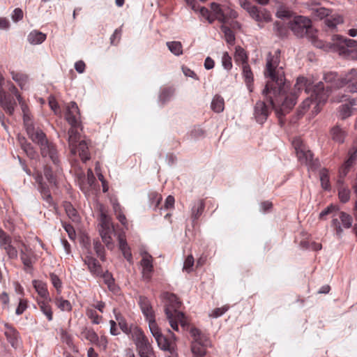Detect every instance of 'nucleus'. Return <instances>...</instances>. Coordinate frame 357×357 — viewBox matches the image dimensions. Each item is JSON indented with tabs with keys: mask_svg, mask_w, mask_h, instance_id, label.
<instances>
[{
	"mask_svg": "<svg viewBox=\"0 0 357 357\" xmlns=\"http://www.w3.org/2000/svg\"><path fill=\"white\" fill-rule=\"evenodd\" d=\"M280 51L276 50L274 54L267 56L264 76L268 79L262 95L268 104L264 100L256 102L254 115L256 121L263 124L267 119L271 109H274L278 118L284 116L296 103V91H287L289 85L285 82L284 71L280 66Z\"/></svg>",
	"mask_w": 357,
	"mask_h": 357,
	"instance_id": "f257e3e1",
	"label": "nucleus"
},
{
	"mask_svg": "<svg viewBox=\"0 0 357 357\" xmlns=\"http://www.w3.org/2000/svg\"><path fill=\"white\" fill-rule=\"evenodd\" d=\"M355 71H350L344 77H339L335 73L330 72L324 74V79L327 84L326 89L322 82H319L314 86H312V83L304 77H299L296 79L294 85V91L297 93L302 90H305V93H309L311 91V96L307 98L301 106L304 112L311 105L316 113L320 111V107L327 100L330 91L333 89H339L346 85L347 82H351L354 79L353 77Z\"/></svg>",
	"mask_w": 357,
	"mask_h": 357,
	"instance_id": "f03ea898",
	"label": "nucleus"
},
{
	"mask_svg": "<svg viewBox=\"0 0 357 357\" xmlns=\"http://www.w3.org/2000/svg\"><path fill=\"white\" fill-rule=\"evenodd\" d=\"M289 29L298 37L307 36L312 40L314 45L321 49H332L337 47L340 54L349 55L357 50V41L353 39L344 38L335 35L333 37V43H325L317 38V30L314 29L311 21L303 16H295L288 22Z\"/></svg>",
	"mask_w": 357,
	"mask_h": 357,
	"instance_id": "7ed1b4c3",
	"label": "nucleus"
},
{
	"mask_svg": "<svg viewBox=\"0 0 357 357\" xmlns=\"http://www.w3.org/2000/svg\"><path fill=\"white\" fill-rule=\"evenodd\" d=\"M138 305L145 319L149 322V329L155 337L158 347L164 351L173 354L175 349V335L170 330H168L169 335H164L160 332L155 321V314L151 302L146 296H139Z\"/></svg>",
	"mask_w": 357,
	"mask_h": 357,
	"instance_id": "20e7f679",
	"label": "nucleus"
},
{
	"mask_svg": "<svg viewBox=\"0 0 357 357\" xmlns=\"http://www.w3.org/2000/svg\"><path fill=\"white\" fill-rule=\"evenodd\" d=\"M165 300V313L167 319L173 330L178 331V324L185 327L188 321L185 314L179 311L181 306V302L174 294L165 292L162 295Z\"/></svg>",
	"mask_w": 357,
	"mask_h": 357,
	"instance_id": "39448f33",
	"label": "nucleus"
},
{
	"mask_svg": "<svg viewBox=\"0 0 357 357\" xmlns=\"http://www.w3.org/2000/svg\"><path fill=\"white\" fill-rule=\"evenodd\" d=\"M27 134L33 142L40 146L43 158H49L53 164L60 163L56 145L47 138L42 130L36 128L34 126H29L27 128Z\"/></svg>",
	"mask_w": 357,
	"mask_h": 357,
	"instance_id": "423d86ee",
	"label": "nucleus"
},
{
	"mask_svg": "<svg viewBox=\"0 0 357 357\" xmlns=\"http://www.w3.org/2000/svg\"><path fill=\"white\" fill-rule=\"evenodd\" d=\"M190 333L193 337V341L191 343V351L192 354L197 357L204 356L206 354L207 349L211 347L209 337L195 327L191 328Z\"/></svg>",
	"mask_w": 357,
	"mask_h": 357,
	"instance_id": "0eeeda50",
	"label": "nucleus"
},
{
	"mask_svg": "<svg viewBox=\"0 0 357 357\" xmlns=\"http://www.w3.org/2000/svg\"><path fill=\"white\" fill-rule=\"evenodd\" d=\"M239 3L249 13L250 17L257 22L260 28L263 27L264 23L271 20V15L266 8L252 5L248 0H239Z\"/></svg>",
	"mask_w": 357,
	"mask_h": 357,
	"instance_id": "6e6552de",
	"label": "nucleus"
},
{
	"mask_svg": "<svg viewBox=\"0 0 357 357\" xmlns=\"http://www.w3.org/2000/svg\"><path fill=\"white\" fill-rule=\"evenodd\" d=\"M131 338L135 344L137 351L140 357L154 356L153 348L142 329L134 332V335Z\"/></svg>",
	"mask_w": 357,
	"mask_h": 357,
	"instance_id": "1a4fd4ad",
	"label": "nucleus"
},
{
	"mask_svg": "<svg viewBox=\"0 0 357 357\" xmlns=\"http://www.w3.org/2000/svg\"><path fill=\"white\" fill-rule=\"evenodd\" d=\"M100 226L99 231L102 241L109 250H112L114 247L112 236L114 234L115 230L111 218L102 213Z\"/></svg>",
	"mask_w": 357,
	"mask_h": 357,
	"instance_id": "9d476101",
	"label": "nucleus"
},
{
	"mask_svg": "<svg viewBox=\"0 0 357 357\" xmlns=\"http://www.w3.org/2000/svg\"><path fill=\"white\" fill-rule=\"evenodd\" d=\"M20 257L24 265V271L30 273L33 269V265L36 263L38 257L35 252L24 243L19 246Z\"/></svg>",
	"mask_w": 357,
	"mask_h": 357,
	"instance_id": "9b49d317",
	"label": "nucleus"
},
{
	"mask_svg": "<svg viewBox=\"0 0 357 357\" xmlns=\"http://www.w3.org/2000/svg\"><path fill=\"white\" fill-rule=\"evenodd\" d=\"M4 84V77L0 73V105L7 114L11 116L14 113L17 102L11 94L6 93L3 90V86Z\"/></svg>",
	"mask_w": 357,
	"mask_h": 357,
	"instance_id": "f8f14e48",
	"label": "nucleus"
},
{
	"mask_svg": "<svg viewBox=\"0 0 357 357\" xmlns=\"http://www.w3.org/2000/svg\"><path fill=\"white\" fill-rule=\"evenodd\" d=\"M210 9L213 22L217 20L222 23H225L228 18L234 19L238 16L235 10L215 2L211 3Z\"/></svg>",
	"mask_w": 357,
	"mask_h": 357,
	"instance_id": "ddd939ff",
	"label": "nucleus"
},
{
	"mask_svg": "<svg viewBox=\"0 0 357 357\" xmlns=\"http://www.w3.org/2000/svg\"><path fill=\"white\" fill-rule=\"evenodd\" d=\"M33 176L35 181L38 183V189L40 191L43 199L46 202L47 206L55 208L56 204L51 195L50 189L48 185L43 181L42 174L38 172Z\"/></svg>",
	"mask_w": 357,
	"mask_h": 357,
	"instance_id": "4468645a",
	"label": "nucleus"
},
{
	"mask_svg": "<svg viewBox=\"0 0 357 357\" xmlns=\"http://www.w3.org/2000/svg\"><path fill=\"white\" fill-rule=\"evenodd\" d=\"M292 144L295 149L298 160L305 165L311 164L313 154L306 145L303 144L302 140L300 138H296L293 141Z\"/></svg>",
	"mask_w": 357,
	"mask_h": 357,
	"instance_id": "2eb2a0df",
	"label": "nucleus"
},
{
	"mask_svg": "<svg viewBox=\"0 0 357 357\" xmlns=\"http://www.w3.org/2000/svg\"><path fill=\"white\" fill-rule=\"evenodd\" d=\"M62 174L60 163L52 165L47 164L44 167V175L52 186L57 187L58 182Z\"/></svg>",
	"mask_w": 357,
	"mask_h": 357,
	"instance_id": "dca6fc26",
	"label": "nucleus"
},
{
	"mask_svg": "<svg viewBox=\"0 0 357 357\" xmlns=\"http://www.w3.org/2000/svg\"><path fill=\"white\" fill-rule=\"evenodd\" d=\"M80 113L77 105L70 102L67 107L66 119L72 126H81Z\"/></svg>",
	"mask_w": 357,
	"mask_h": 357,
	"instance_id": "f3484780",
	"label": "nucleus"
},
{
	"mask_svg": "<svg viewBox=\"0 0 357 357\" xmlns=\"http://www.w3.org/2000/svg\"><path fill=\"white\" fill-rule=\"evenodd\" d=\"M114 314L121 330L128 336H130L132 337L134 335V332H135L137 330L141 329L139 327L135 326L133 324L129 326L127 324L125 317L116 309H114Z\"/></svg>",
	"mask_w": 357,
	"mask_h": 357,
	"instance_id": "a211bd4d",
	"label": "nucleus"
},
{
	"mask_svg": "<svg viewBox=\"0 0 357 357\" xmlns=\"http://www.w3.org/2000/svg\"><path fill=\"white\" fill-rule=\"evenodd\" d=\"M141 266L142 267V275L145 280H150L153 272V257L148 252L142 254L141 260Z\"/></svg>",
	"mask_w": 357,
	"mask_h": 357,
	"instance_id": "6ab92c4d",
	"label": "nucleus"
},
{
	"mask_svg": "<svg viewBox=\"0 0 357 357\" xmlns=\"http://www.w3.org/2000/svg\"><path fill=\"white\" fill-rule=\"evenodd\" d=\"M5 331L4 335L7 340L13 347H17L19 343L20 334L15 328L12 325L6 323L4 324Z\"/></svg>",
	"mask_w": 357,
	"mask_h": 357,
	"instance_id": "aec40b11",
	"label": "nucleus"
},
{
	"mask_svg": "<svg viewBox=\"0 0 357 357\" xmlns=\"http://www.w3.org/2000/svg\"><path fill=\"white\" fill-rule=\"evenodd\" d=\"M33 287L38 293V297L36 300H47L51 298L47 289V284L45 282L39 280L32 281Z\"/></svg>",
	"mask_w": 357,
	"mask_h": 357,
	"instance_id": "412c9836",
	"label": "nucleus"
},
{
	"mask_svg": "<svg viewBox=\"0 0 357 357\" xmlns=\"http://www.w3.org/2000/svg\"><path fill=\"white\" fill-rule=\"evenodd\" d=\"M357 159V145L354 146L349 151V158L345 162L344 166L340 170V177H344L349 169L352 165L354 164L356 160Z\"/></svg>",
	"mask_w": 357,
	"mask_h": 357,
	"instance_id": "4be33fe9",
	"label": "nucleus"
},
{
	"mask_svg": "<svg viewBox=\"0 0 357 357\" xmlns=\"http://www.w3.org/2000/svg\"><path fill=\"white\" fill-rule=\"evenodd\" d=\"M52 299L47 300H36V303L39 307L40 310L46 317L48 321H51L54 318V312L51 305Z\"/></svg>",
	"mask_w": 357,
	"mask_h": 357,
	"instance_id": "5701e85b",
	"label": "nucleus"
},
{
	"mask_svg": "<svg viewBox=\"0 0 357 357\" xmlns=\"http://www.w3.org/2000/svg\"><path fill=\"white\" fill-rule=\"evenodd\" d=\"M78 152L81 160L83 162L90 159V153L89 151V143L86 140H82L78 144H76L75 151L72 152L73 154H75Z\"/></svg>",
	"mask_w": 357,
	"mask_h": 357,
	"instance_id": "b1692460",
	"label": "nucleus"
},
{
	"mask_svg": "<svg viewBox=\"0 0 357 357\" xmlns=\"http://www.w3.org/2000/svg\"><path fill=\"white\" fill-rule=\"evenodd\" d=\"M84 261L91 273L96 275H100L102 274V268L97 259L93 257L86 256Z\"/></svg>",
	"mask_w": 357,
	"mask_h": 357,
	"instance_id": "393cba45",
	"label": "nucleus"
},
{
	"mask_svg": "<svg viewBox=\"0 0 357 357\" xmlns=\"http://www.w3.org/2000/svg\"><path fill=\"white\" fill-rule=\"evenodd\" d=\"M81 126H71V128L68 130V144L71 152H73L75 151V149L76 147V143H77V142L80 139V135L77 131V129L79 128Z\"/></svg>",
	"mask_w": 357,
	"mask_h": 357,
	"instance_id": "a878e982",
	"label": "nucleus"
},
{
	"mask_svg": "<svg viewBox=\"0 0 357 357\" xmlns=\"http://www.w3.org/2000/svg\"><path fill=\"white\" fill-rule=\"evenodd\" d=\"M205 208L204 199H199L194 203L191 209V218L193 222L197 221L202 215Z\"/></svg>",
	"mask_w": 357,
	"mask_h": 357,
	"instance_id": "bb28decb",
	"label": "nucleus"
},
{
	"mask_svg": "<svg viewBox=\"0 0 357 357\" xmlns=\"http://www.w3.org/2000/svg\"><path fill=\"white\" fill-rule=\"evenodd\" d=\"M243 68V76L245 79V82L246 84V86L250 91V92H252L253 91V82H254V77L253 73L251 70V68L248 63L243 64L242 66Z\"/></svg>",
	"mask_w": 357,
	"mask_h": 357,
	"instance_id": "cd10ccee",
	"label": "nucleus"
},
{
	"mask_svg": "<svg viewBox=\"0 0 357 357\" xmlns=\"http://www.w3.org/2000/svg\"><path fill=\"white\" fill-rule=\"evenodd\" d=\"M112 208L118 220L123 226L126 227L128 225V221L126 215L123 214V210L120 204L117 201L112 202Z\"/></svg>",
	"mask_w": 357,
	"mask_h": 357,
	"instance_id": "c85d7f7f",
	"label": "nucleus"
},
{
	"mask_svg": "<svg viewBox=\"0 0 357 357\" xmlns=\"http://www.w3.org/2000/svg\"><path fill=\"white\" fill-rule=\"evenodd\" d=\"M331 135L333 140L338 143H343L347 136V132L344 130L336 126L331 129Z\"/></svg>",
	"mask_w": 357,
	"mask_h": 357,
	"instance_id": "c756f323",
	"label": "nucleus"
},
{
	"mask_svg": "<svg viewBox=\"0 0 357 357\" xmlns=\"http://www.w3.org/2000/svg\"><path fill=\"white\" fill-rule=\"evenodd\" d=\"M46 39V35L40 31H33L28 36V40L31 44L38 45Z\"/></svg>",
	"mask_w": 357,
	"mask_h": 357,
	"instance_id": "7c9ffc66",
	"label": "nucleus"
},
{
	"mask_svg": "<svg viewBox=\"0 0 357 357\" xmlns=\"http://www.w3.org/2000/svg\"><path fill=\"white\" fill-rule=\"evenodd\" d=\"M288 22L277 21L274 24V31L279 37H284L287 35L289 29Z\"/></svg>",
	"mask_w": 357,
	"mask_h": 357,
	"instance_id": "2f4dec72",
	"label": "nucleus"
},
{
	"mask_svg": "<svg viewBox=\"0 0 357 357\" xmlns=\"http://www.w3.org/2000/svg\"><path fill=\"white\" fill-rule=\"evenodd\" d=\"M13 79L16 82L22 89H25V86L28 82V76L22 73L11 71Z\"/></svg>",
	"mask_w": 357,
	"mask_h": 357,
	"instance_id": "473e14b6",
	"label": "nucleus"
},
{
	"mask_svg": "<svg viewBox=\"0 0 357 357\" xmlns=\"http://www.w3.org/2000/svg\"><path fill=\"white\" fill-rule=\"evenodd\" d=\"M57 294L54 298V303L56 306L62 311H70L72 305L69 301L64 299L62 296Z\"/></svg>",
	"mask_w": 357,
	"mask_h": 357,
	"instance_id": "72a5a7b5",
	"label": "nucleus"
},
{
	"mask_svg": "<svg viewBox=\"0 0 357 357\" xmlns=\"http://www.w3.org/2000/svg\"><path fill=\"white\" fill-rule=\"evenodd\" d=\"M86 315L91 321L93 324H99L102 320V317L97 313V311L93 310V307H86Z\"/></svg>",
	"mask_w": 357,
	"mask_h": 357,
	"instance_id": "f704fd0d",
	"label": "nucleus"
},
{
	"mask_svg": "<svg viewBox=\"0 0 357 357\" xmlns=\"http://www.w3.org/2000/svg\"><path fill=\"white\" fill-rule=\"evenodd\" d=\"M211 109L215 112H217V113L222 112L224 110V107H225L224 99L218 95L215 96L211 102Z\"/></svg>",
	"mask_w": 357,
	"mask_h": 357,
	"instance_id": "c9c22d12",
	"label": "nucleus"
},
{
	"mask_svg": "<svg viewBox=\"0 0 357 357\" xmlns=\"http://www.w3.org/2000/svg\"><path fill=\"white\" fill-rule=\"evenodd\" d=\"M81 335L91 344H94L96 341H97L98 334L91 328L84 327L81 332Z\"/></svg>",
	"mask_w": 357,
	"mask_h": 357,
	"instance_id": "e433bc0d",
	"label": "nucleus"
},
{
	"mask_svg": "<svg viewBox=\"0 0 357 357\" xmlns=\"http://www.w3.org/2000/svg\"><path fill=\"white\" fill-rule=\"evenodd\" d=\"M325 24L331 29H333L337 24L343 22V19L340 15H332L327 17L325 21Z\"/></svg>",
	"mask_w": 357,
	"mask_h": 357,
	"instance_id": "4c0bfd02",
	"label": "nucleus"
},
{
	"mask_svg": "<svg viewBox=\"0 0 357 357\" xmlns=\"http://www.w3.org/2000/svg\"><path fill=\"white\" fill-rule=\"evenodd\" d=\"M341 180L338 181V196L340 198V200L343 202L346 203L349 200L350 198V191L348 188H346L343 187L342 184H341Z\"/></svg>",
	"mask_w": 357,
	"mask_h": 357,
	"instance_id": "58836bf2",
	"label": "nucleus"
},
{
	"mask_svg": "<svg viewBox=\"0 0 357 357\" xmlns=\"http://www.w3.org/2000/svg\"><path fill=\"white\" fill-rule=\"evenodd\" d=\"M220 29L224 33V38L227 43L229 45H233L235 41V36L233 31L228 26L222 25Z\"/></svg>",
	"mask_w": 357,
	"mask_h": 357,
	"instance_id": "ea45409f",
	"label": "nucleus"
},
{
	"mask_svg": "<svg viewBox=\"0 0 357 357\" xmlns=\"http://www.w3.org/2000/svg\"><path fill=\"white\" fill-rule=\"evenodd\" d=\"M167 46L171 52L176 56H179L183 54V47L181 42L178 41H172L167 42Z\"/></svg>",
	"mask_w": 357,
	"mask_h": 357,
	"instance_id": "a19ab883",
	"label": "nucleus"
},
{
	"mask_svg": "<svg viewBox=\"0 0 357 357\" xmlns=\"http://www.w3.org/2000/svg\"><path fill=\"white\" fill-rule=\"evenodd\" d=\"M102 277L104 282L107 284L108 289L113 292H116L118 288L115 284L114 279L113 278L112 274L109 272H106L102 275Z\"/></svg>",
	"mask_w": 357,
	"mask_h": 357,
	"instance_id": "79ce46f5",
	"label": "nucleus"
},
{
	"mask_svg": "<svg viewBox=\"0 0 357 357\" xmlns=\"http://www.w3.org/2000/svg\"><path fill=\"white\" fill-rule=\"evenodd\" d=\"M234 57L236 63H241L243 66V64L248 63V56L246 52L241 47H238L236 48Z\"/></svg>",
	"mask_w": 357,
	"mask_h": 357,
	"instance_id": "37998d69",
	"label": "nucleus"
},
{
	"mask_svg": "<svg viewBox=\"0 0 357 357\" xmlns=\"http://www.w3.org/2000/svg\"><path fill=\"white\" fill-rule=\"evenodd\" d=\"M174 89L172 87H165L162 89L160 94V100L165 103V102L168 101L170 98L174 95Z\"/></svg>",
	"mask_w": 357,
	"mask_h": 357,
	"instance_id": "c03bdc74",
	"label": "nucleus"
},
{
	"mask_svg": "<svg viewBox=\"0 0 357 357\" xmlns=\"http://www.w3.org/2000/svg\"><path fill=\"white\" fill-rule=\"evenodd\" d=\"M52 284L56 289L57 294H61L62 291V282L59 278L54 273L50 274Z\"/></svg>",
	"mask_w": 357,
	"mask_h": 357,
	"instance_id": "a18cd8bd",
	"label": "nucleus"
},
{
	"mask_svg": "<svg viewBox=\"0 0 357 357\" xmlns=\"http://www.w3.org/2000/svg\"><path fill=\"white\" fill-rule=\"evenodd\" d=\"M339 218L344 228L349 229L351 227L353 220L350 215L341 211L339 212Z\"/></svg>",
	"mask_w": 357,
	"mask_h": 357,
	"instance_id": "49530a36",
	"label": "nucleus"
},
{
	"mask_svg": "<svg viewBox=\"0 0 357 357\" xmlns=\"http://www.w3.org/2000/svg\"><path fill=\"white\" fill-rule=\"evenodd\" d=\"M93 248L95 250V252L97 255V256L102 261L105 260V252L104 246L102 245V243L99 241H93Z\"/></svg>",
	"mask_w": 357,
	"mask_h": 357,
	"instance_id": "de8ad7c7",
	"label": "nucleus"
},
{
	"mask_svg": "<svg viewBox=\"0 0 357 357\" xmlns=\"http://www.w3.org/2000/svg\"><path fill=\"white\" fill-rule=\"evenodd\" d=\"M320 180L322 188L324 190H329L331 185L328 170L324 169L320 172Z\"/></svg>",
	"mask_w": 357,
	"mask_h": 357,
	"instance_id": "09e8293b",
	"label": "nucleus"
},
{
	"mask_svg": "<svg viewBox=\"0 0 357 357\" xmlns=\"http://www.w3.org/2000/svg\"><path fill=\"white\" fill-rule=\"evenodd\" d=\"M339 211V207L337 205L331 204L319 213V219L323 220L329 214L335 215Z\"/></svg>",
	"mask_w": 357,
	"mask_h": 357,
	"instance_id": "8fccbe9b",
	"label": "nucleus"
},
{
	"mask_svg": "<svg viewBox=\"0 0 357 357\" xmlns=\"http://www.w3.org/2000/svg\"><path fill=\"white\" fill-rule=\"evenodd\" d=\"M198 10H199L201 15L202 17H205L209 23L211 24L213 22V18H212L211 10H208V8H206L205 7H200L197 4V3H196V10H195L197 11Z\"/></svg>",
	"mask_w": 357,
	"mask_h": 357,
	"instance_id": "3c124183",
	"label": "nucleus"
},
{
	"mask_svg": "<svg viewBox=\"0 0 357 357\" xmlns=\"http://www.w3.org/2000/svg\"><path fill=\"white\" fill-rule=\"evenodd\" d=\"M229 308L228 305H223L221 307H217L213 310L209 314V317L211 318H218L224 314Z\"/></svg>",
	"mask_w": 357,
	"mask_h": 357,
	"instance_id": "603ef678",
	"label": "nucleus"
},
{
	"mask_svg": "<svg viewBox=\"0 0 357 357\" xmlns=\"http://www.w3.org/2000/svg\"><path fill=\"white\" fill-rule=\"evenodd\" d=\"M352 114V108L349 105H342L340 106V116L342 119H345Z\"/></svg>",
	"mask_w": 357,
	"mask_h": 357,
	"instance_id": "864d4df0",
	"label": "nucleus"
},
{
	"mask_svg": "<svg viewBox=\"0 0 357 357\" xmlns=\"http://www.w3.org/2000/svg\"><path fill=\"white\" fill-rule=\"evenodd\" d=\"M195 264V259L192 255H188L185 259L183 270L190 273L192 271V266Z\"/></svg>",
	"mask_w": 357,
	"mask_h": 357,
	"instance_id": "5fc2aeb1",
	"label": "nucleus"
},
{
	"mask_svg": "<svg viewBox=\"0 0 357 357\" xmlns=\"http://www.w3.org/2000/svg\"><path fill=\"white\" fill-rule=\"evenodd\" d=\"M351 71H355L354 73V79L351 82H347L346 84H348L347 89L349 92L357 93V70H351Z\"/></svg>",
	"mask_w": 357,
	"mask_h": 357,
	"instance_id": "6e6d98bb",
	"label": "nucleus"
},
{
	"mask_svg": "<svg viewBox=\"0 0 357 357\" xmlns=\"http://www.w3.org/2000/svg\"><path fill=\"white\" fill-rule=\"evenodd\" d=\"M222 64L226 70H230L232 68L231 57L227 52H224L222 56Z\"/></svg>",
	"mask_w": 357,
	"mask_h": 357,
	"instance_id": "4d7b16f0",
	"label": "nucleus"
},
{
	"mask_svg": "<svg viewBox=\"0 0 357 357\" xmlns=\"http://www.w3.org/2000/svg\"><path fill=\"white\" fill-rule=\"evenodd\" d=\"M21 146L26 154L30 157L33 158L35 155V151L33 150V146L30 143H27L26 142H21Z\"/></svg>",
	"mask_w": 357,
	"mask_h": 357,
	"instance_id": "13d9d810",
	"label": "nucleus"
},
{
	"mask_svg": "<svg viewBox=\"0 0 357 357\" xmlns=\"http://www.w3.org/2000/svg\"><path fill=\"white\" fill-rule=\"evenodd\" d=\"M28 307V301L26 299L20 298L18 306L16 308L15 314L17 315H21Z\"/></svg>",
	"mask_w": 357,
	"mask_h": 357,
	"instance_id": "bf43d9fd",
	"label": "nucleus"
},
{
	"mask_svg": "<svg viewBox=\"0 0 357 357\" xmlns=\"http://www.w3.org/2000/svg\"><path fill=\"white\" fill-rule=\"evenodd\" d=\"M64 207L68 217L73 220H76L77 218V211L73 206L70 203H66Z\"/></svg>",
	"mask_w": 357,
	"mask_h": 357,
	"instance_id": "052dcab7",
	"label": "nucleus"
},
{
	"mask_svg": "<svg viewBox=\"0 0 357 357\" xmlns=\"http://www.w3.org/2000/svg\"><path fill=\"white\" fill-rule=\"evenodd\" d=\"M94 344L102 348L103 350H105L107 349V344H108V340H107V336L101 335L100 337H99L98 335L97 341H96Z\"/></svg>",
	"mask_w": 357,
	"mask_h": 357,
	"instance_id": "680f3d73",
	"label": "nucleus"
},
{
	"mask_svg": "<svg viewBox=\"0 0 357 357\" xmlns=\"http://www.w3.org/2000/svg\"><path fill=\"white\" fill-rule=\"evenodd\" d=\"M121 28L116 29L114 31V33L110 37V43L112 45H116L119 43L121 38Z\"/></svg>",
	"mask_w": 357,
	"mask_h": 357,
	"instance_id": "e2e57ef3",
	"label": "nucleus"
},
{
	"mask_svg": "<svg viewBox=\"0 0 357 357\" xmlns=\"http://www.w3.org/2000/svg\"><path fill=\"white\" fill-rule=\"evenodd\" d=\"M5 251L9 259H16L17 258L18 251L17 248L14 247L13 245L7 248V249H6Z\"/></svg>",
	"mask_w": 357,
	"mask_h": 357,
	"instance_id": "0e129e2a",
	"label": "nucleus"
},
{
	"mask_svg": "<svg viewBox=\"0 0 357 357\" xmlns=\"http://www.w3.org/2000/svg\"><path fill=\"white\" fill-rule=\"evenodd\" d=\"M11 237L6 234L3 229H0V248H1L6 243L11 241Z\"/></svg>",
	"mask_w": 357,
	"mask_h": 357,
	"instance_id": "69168bd1",
	"label": "nucleus"
},
{
	"mask_svg": "<svg viewBox=\"0 0 357 357\" xmlns=\"http://www.w3.org/2000/svg\"><path fill=\"white\" fill-rule=\"evenodd\" d=\"M23 16L24 13L22 10L21 8H17L13 10V14L11 15V18L13 22H17L20 20H22Z\"/></svg>",
	"mask_w": 357,
	"mask_h": 357,
	"instance_id": "338daca9",
	"label": "nucleus"
},
{
	"mask_svg": "<svg viewBox=\"0 0 357 357\" xmlns=\"http://www.w3.org/2000/svg\"><path fill=\"white\" fill-rule=\"evenodd\" d=\"M88 306L89 307H93V310H97L101 313H102L104 312L106 305L105 303H104L102 301H97L91 304H89Z\"/></svg>",
	"mask_w": 357,
	"mask_h": 357,
	"instance_id": "774afa93",
	"label": "nucleus"
}]
</instances>
